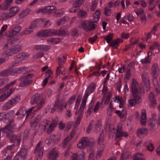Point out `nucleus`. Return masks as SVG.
I'll list each match as a JSON object with an SVG mask.
<instances>
[{
    "instance_id": "nucleus-1",
    "label": "nucleus",
    "mask_w": 160,
    "mask_h": 160,
    "mask_svg": "<svg viewBox=\"0 0 160 160\" xmlns=\"http://www.w3.org/2000/svg\"><path fill=\"white\" fill-rule=\"evenodd\" d=\"M17 41L16 39H13L12 41L11 40L8 41L7 44L5 45L4 47H10L11 45H14L15 42ZM22 47L21 45L16 44L14 45L9 49L5 51L4 53L5 55L7 56H10L12 55L13 54L17 53V52L20 51L22 49Z\"/></svg>"
},
{
    "instance_id": "nucleus-2",
    "label": "nucleus",
    "mask_w": 160,
    "mask_h": 160,
    "mask_svg": "<svg viewBox=\"0 0 160 160\" xmlns=\"http://www.w3.org/2000/svg\"><path fill=\"white\" fill-rule=\"evenodd\" d=\"M97 22L96 21H92V20H84L80 23L78 28L83 29L85 31L88 32L96 28L97 25L95 23Z\"/></svg>"
},
{
    "instance_id": "nucleus-3",
    "label": "nucleus",
    "mask_w": 160,
    "mask_h": 160,
    "mask_svg": "<svg viewBox=\"0 0 160 160\" xmlns=\"http://www.w3.org/2000/svg\"><path fill=\"white\" fill-rule=\"evenodd\" d=\"M53 106L54 107L51 108V113L54 112L57 110L58 112H61L63 111L64 108H66L67 104L64 100H60L58 98Z\"/></svg>"
},
{
    "instance_id": "nucleus-4",
    "label": "nucleus",
    "mask_w": 160,
    "mask_h": 160,
    "mask_svg": "<svg viewBox=\"0 0 160 160\" xmlns=\"http://www.w3.org/2000/svg\"><path fill=\"white\" fill-rule=\"evenodd\" d=\"M16 129V124L14 121L12 120L10 121L8 124L6 125L3 129V132L6 133V137H9L11 133L15 131Z\"/></svg>"
},
{
    "instance_id": "nucleus-5",
    "label": "nucleus",
    "mask_w": 160,
    "mask_h": 160,
    "mask_svg": "<svg viewBox=\"0 0 160 160\" xmlns=\"http://www.w3.org/2000/svg\"><path fill=\"white\" fill-rule=\"evenodd\" d=\"M128 134L125 132H123L122 127L121 123H119L117 127V132L115 134V140L117 142L120 141L122 136L127 137Z\"/></svg>"
},
{
    "instance_id": "nucleus-6",
    "label": "nucleus",
    "mask_w": 160,
    "mask_h": 160,
    "mask_svg": "<svg viewBox=\"0 0 160 160\" xmlns=\"http://www.w3.org/2000/svg\"><path fill=\"white\" fill-rule=\"evenodd\" d=\"M142 81L144 84L146 90L148 92L150 90V80L148 75V73L146 71L143 72L142 75Z\"/></svg>"
},
{
    "instance_id": "nucleus-7",
    "label": "nucleus",
    "mask_w": 160,
    "mask_h": 160,
    "mask_svg": "<svg viewBox=\"0 0 160 160\" xmlns=\"http://www.w3.org/2000/svg\"><path fill=\"white\" fill-rule=\"evenodd\" d=\"M131 87L133 97H135L137 95L138 96L140 95L141 91L138 84L136 81L134 79L132 80Z\"/></svg>"
},
{
    "instance_id": "nucleus-8",
    "label": "nucleus",
    "mask_w": 160,
    "mask_h": 160,
    "mask_svg": "<svg viewBox=\"0 0 160 160\" xmlns=\"http://www.w3.org/2000/svg\"><path fill=\"white\" fill-rule=\"evenodd\" d=\"M43 147L42 145V142L40 141L37 145L34 152L38 155L37 159L40 160L43 155Z\"/></svg>"
},
{
    "instance_id": "nucleus-9",
    "label": "nucleus",
    "mask_w": 160,
    "mask_h": 160,
    "mask_svg": "<svg viewBox=\"0 0 160 160\" xmlns=\"http://www.w3.org/2000/svg\"><path fill=\"white\" fill-rule=\"evenodd\" d=\"M151 74L154 80H157V78L159 75V68L157 63H154L151 68Z\"/></svg>"
},
{
    "instance_id": "nucleus-10",
    "label": "nucleus",
    "mask_w": 160,
    "mask_h": 160,
    "mask_svg": "<svg viewBox=\"0 0 160 160\" xmlns=\"http://www.w3.org/2000/svg\"><path fill=\"white\" fill-rule=\"evenodd\" d=\"M8 138L10 142H13V144L17 146L20 144L22 139L21 136L15 134H10Z\"/></svg>"
},
{
    "instance_id": "nucleus-11",
    "label": "nucleus",
    "mask_w": 160,
    "mask_h": 160,
    "mask_svg": "<svg viewBox=\"0 0 160 160\" xmlns=\"http://www.w3.org/2000/svg\"><path fill=\"white\" fill-rule=\"evenodd\" d=\"M54 29H47L38 32L37 35L40 37H49L54 35Z\"/></svg>"
},
{
    "instance_id": "nucleus-12",
    "label": "nucleus",
    "mask_w": 160,
    "mask_h": 160,
    "mask_svg": "<svg viewBox=\"0 0 160 160\" xmlns=\"http://www.w3.org/2000/svg\"><path fill=\"white\" fill-rule=\"evenodd\" d=\"M20 82L19 84L20 87H24L31 84L32 82V80L29 78H27L25 76H23L19 79Z\"/></svg>"
},
{
    "instance_id": "nucleus-13",
    "label": "nucleus",
    "mask_w": 160,
    "mask_h": 160,
    "mask_svg": "<svg viewBox=\"0 0 160 160\" xmlns=\"http://www.w3.org/2000/svg\"><path fill=\"white\" fill-rule=\"evenodd\" d=\"M89 143V139L87 137H84L80 140L77 146L80 148L84 149L88 145Z\"/></svg>"
},
{
    "instance_id": "nucleus-14",
    "label": "nucleus",
    "mask_w": 160,
    "mask_h": 160,
    "mask_svg": "<svg viewBox=\"0 0 160 160\" xmlns=\"http://www.w3.org/2000/svg\"><path fill=\"white\" fill-rule=\"evenodd\" d=\"M56 7L53 6H48L43 9H41L37 11V13L42 12L47 14L52 13V14L54 11Z\"/></svg>"
},
{
    "instance_id": "nucleus-15",
    "label": "nucleus",
    "mask_w": 160,
    "mask_h": 160,
    "mask_svg": "<svg viewBox=\"0 0 160 160\" xmlns=\"http://www.w3.org/2000/svg\"><path fill=\"white\" fill-rule=\"evenodd\" d=\"M148 98L150 101L149 105L151 108H154L157 106L156 99L154 94L152 92H151L148 94Z\"/></svg>"
},
{
    "instance_id": "nucleus-16",
    "label": "nucleus",
    "mask_w": 160,
    "mask_h": 160,
    "mask_svg": "<svg viewBox=\"0 0 160 160\" xmlns=\"http://www.w3.org/2000/svg\"><path fill=\"white\" fill-rule=\"evenodd\" d=\"M43 98H41V95L39 93H36L33 95L31 98L30 103L31 104L37 103L39 101L40 102Z\"/></svg>"
},
{
    "instance_id": "nucleus-17",
    "label": "nucleus",
    "mask_w": 160,
    "mask_h": 160,
    "mask_svg": "<svg viewBox=\"0 0 160 160\" xmlns=\"http://www.w3.org/2000/svg\"><path fill=\"white\" fill-rule=\"evenodd\" d=\"M15 91L14 88H11L9 91L6 92L0 96V102L3 101L8 98Z\"/></svg>"
},
{
    "instance_id": "nucleus-18",
    "label": "nucleus",
    "mask_w": 160,
    "mask_h": 160,
    "mask_svg": "<svg viewBox=\"0 0 160 160\" xmlns=\"http://www.w3.org/2000/svg\"><path fill=\"white\" fill-rule=\"evenodd\" d=\"M58 157V154L55 148H53L50 151L48 156V158L50 160H56Z\"/></svg>"
},
{
    "instance_id": "nucleus-19",
    "label": "nucleus",
    "mask_w": 160,
    "mask_h": 160,
    "mask_svg": "<svg viewBox=\"0 0 160 160\" xmlns=\"http://www.w3.org/2000/svg\"><path fill=\"white\" fill-rule=\"evenodd\" d=\"M21 28V27L20 26L16 27L11 31L9 32V33L7 34V37H11L16 35L20 31Z\"/></svg>"
},
{
    "instance_id": "nucleus-20",
    "label": "nucleus",
    "mask_w": 160,
    "mask_h": 160,
    "mask_svg": "<svg viewBox=\"0 0 160 160\" xmlns=\"http://www.w3.org/2000/svg\"><path fill=\"white\" fill-rule=\"evenodd\" d=\"M134 99H132L129 100V102L130 105L132 107L135 105L136 103L138 104L141 102L140 96L136 95L135 97H133Z\"/></svg>"
},
{
    "instance_id": "nucleus-21",
    "label": "nucleus",
    "mask_w": 160,
    "mask_h": 160,
    "mask_svg": "<svg viewBox=\"0 0 160 160\" xmlns=\"http://www.w3.org/2000/svg\"><path fill=\"white\" fill-rule=\"evenodd\" d=\"M26 69H27L26 67H22L15 68L12 70H11V75H17L21 73Z\"/></svg>"
},
{
    "instance_id": "nucleus-22",
    "label": "nucleus",
    "mask_w": 160,
    "mask_h": 160,
    "mask_svg": "<svg viewBox=\"0 0 160 160\" xmlns=\"http://www.w3.org/2000/svg\"><path fill=\"white\" fill-rule=\"evenodd\" d=\"M122 42L123 40L122 39L118 38L112 40L109 46L112 47L113 49H116L118 48L119 43Z\"/></svg>"
},
{
    "instance_id": "nucleus-23",
    "label": "nucleus",
    "mask_w": 160,
    "mask_h": 160,
    "mask_svg": "<svg viewBox=\"0 0 160 160\" xmlns=\"http://www.w3.org/2000/svg\"><path fill=\"white\" fill-rule=\"evenodd\" d=\"M23 145L22 147L28 149L30 148L32 145L31 141L29 138L23 139Z\"/></svg>"
},
{
    "instance_id": "nucleus-24",
    "label": "nucleus",
    "mask_w": 160,
    "mask_h": 160,
    "mask_svg": "<svg viewBox=\"0 0 160 160\" xmlns=\"http://www.w3.org/2000/svg\"><path fill=\"white\" fill-rule=\"evenodd\" d=\"M31 11V9H27L23 10L20 13L19 18L18 19V20L19 21V23H21L22 22V19L27 15Z\"/></svg>"
},
{
    "instance_id": "nucleus-25",
    "label": "nucleus",
    "mask_w": 160,
    "mask_h": 160,
    "mask_svg": "<svg viewBox=\"0 0 160 160\" xmlns=\"http://www.w3.org/2000/svg\"><path fill=\"white\" fill-rule=\"evenodd\" d=\"M54 35L65 36L68 34L67 32L62 28H61L59 30H54Z\"/></svg>"
},
{
    "instance_id": "nucleus-26",
    "label": "nucleus",
    "mask_w": 160,
    "mask_h": 160,
    "mask_svg": "<svg viewBox=\"0 0 160 160\" xmlns=\"http://www.w3.org/2000/svg\"><path fill=\"white\" fill-rule=\"evenodd\" d=\"M84 109H82V110L80 109V108L79 110H77L75 112V114H79L78 116L77 117V119L75 121V123L76 124H79L80 123L81 118L82 117L83 114V111Z\"/></svg>"
},
{
    "instance_id": "nucleus-27",
    "label": "nucleus",
    "mask_w": 160,
    "mask_h": 160,
    "mask_svg": "<svg viewBox=\"0 0 160 160\" xmlns=\"http://www.w3.org/2000/svg\"><path fill=\"white\" fill-rule=\"evenodd\" d=\"M148 124L150 127L149 130L151 132L154 131L157 128V126L156 122L153 121V119H150L148 122Z\"/></svg>"
},
{
    "instance_id": "nucleus-28",
    "label": "nucleus",
    "mask_w": 160,
    "mask_h": 160,
    "mask_svg": "<svg viewBox=\"0 0 160 160\" xmlns=\"http://www.w3.org/2000/svg\"><path fill=\"white\" fill-rule=\"evenodd\" d=\"M61 137L60 134H57L56 135L53 134L49 138L51 142L55 143H57L60 141Z\"/></svg>"
},
{
    "instance_id": "nucleus-29",
    "label": "nucleus",
    "mask_w": 160,
    "mask_h": 160,
    "mask_svg": "<svg viewBox=\"0 0 160 160\" xmlns=\"http://www.w3.org/2000/svg\"><path fill=\"white\" fill-rule=\"evenodd\" d=\"M20 99L21 97L20 95H18L15 96V98H11L8 101L12 107L16 105Z\"/></svg>"
},
{
    "instance_id": "nucleus-30",
    "label": "nucleus",
    "mask_w": 160,
    "mask_h": 160,
    "mask_svg": "<svg viewBox=\"0 0 160 160\" xmlns=\"http://www.w3.org/2000/svg\"><path fill=\"white\" fill-rule=\"evenodd\" d=\"M90 93H89L88 92H87V91H86V93L83 97L82 101V102L81 104L80 105V109L82 110V109H84V107L86 105V102L87 99V98Z\"/></svg>"
},
{
    "instance_id": "nucleus-31",
    "label": "nucleus",
    "mask_w": 160,
    "mask_h": 160,
    "mask_svg": "<svg viewBox=\"0 0 160 160\" xmlns=\"http://www.w3.org/2000/svg\"><path fill=\"white\" fill-rule=\"evenodd\" d=\"M148 133V130L145 128H142L139 129L137 132V135L141 137L143 135H147Z\"/></svg>"
},
{
    "instance_id": "nucleus-32",
    "label": "nucleus",
    "mask_w": 160,
    "mask_h": 160,
    "mask_svg": "<svg viewBox=\"0 0 160 160\" xmlns=\"http://www.w3.org/2000/svg\"><path fill=\"white\" fill-rule=\"evenodd\" d=\"M28 55L26 53H19L16 55L15 57L16 61H15V64H16L18 62L16 61L17 59H25L28 57Z\"/></svg>"
},
{
    "instance_id": "nucleus-33",
    "label": "nucleus",
    "mask_w": 160,
    "mask_h": 160,
    "mask_svg": "<svg viewBox=\"0 0 160 160\" xmlns=\"http://www.w3.org/2000/svg\"><path fill=\"white\" fill-rule=\"evenodd\" d=\"M19 11V8L18 7H12L10 8L9 13L12 17L15 16Z\"/></svg>"
},
{
    "instance_id": "nucleus-34",
    "label": "nucleus",
    "mask_w": 160,
    "mask_h": 160,
    "mask_svg": "<svg viewBox=\"0 0 160 160\" xmlns=\"http://www.w3.org/2000/svg\"><path fill=\"white\" fill-rule=\"evenodd\" d=\"M28 150L22 147L20 151L18 153V155L23 158H25L27 155Z\"/></svg>"
},
{
    "instance_id": "nucleus-35",
    "label": "nucleus",
    "mask_w": 160,
    "mask_h": 160,
    "mask_svg": "<svg viewBox=\"0 0 160 160\" xmlns=\"http://www.w3.org/2000/svg\"><path fill=\"white\" fill-rule=\"evenodd\" d=\"M41 21L38 19L33 21L31 23L30 27L32 29L34 28H37L38 26L41 24Z\"/></svg>"
},
{
    "instance_id": "nucleus-36",
    "label": "nucleus",
    "mask_w": 160,
    "mask_h": 160,
    "mask_svg": "<svg viewBox=\"0 0 160 160\" xmlns=\"http://www.w3.org/2000/svg\"><path fill=\"white\" fill-rule=\"evenodd\" d=\"M104 132L103 130L101 132L100 135L98 139V143L99 146H101V145H104L103 143L104 141Z\"/></svg>"
},
{
    "instance_id": "nucleus-37",
    "label": "nucleus",
    "mask_w": 160,
    "mask_h": 160,
    "mask_svg": "<svg viewBox=\"0 0 160 160\" xmlns=\"http://www.w3.org/2000/svg\"><path fill=\"white\" fill-rule=\"evenodd\" d=\"M143 154L141 153H136L134 155L133 160H144Z\"/></svg>"
},
{
    "instance_id": "nucleus-38",
    "label": "nucleus",
    "mask_w": 160,
    "mask_h": 160,
    "mask_svg": "<svg viewBox=\"0 0 160 160\" xmlns=\"http://www.w3.org/2000/svg\"><path fill=\"white\" fill-rule=\"evenodd\" d=\"M154 88L157 93L160 94V86L159 85L157 80H152Z\"/></svg>"
},
{
    "instance_id": "nucleus-39",
    "label": "nucleus",
    "mask_w": 160,
    "mask_h": 160,
    "mask_svg": "<svg viewBox=\"0 0 160 160\" xmlns=\"http://www.w3.org/2000/svg\"><path fill=\"white\" fill-rule=\"evenodd\" d=\"M98 147L100 149H98V153L96 158H99L101 156L104 151V145H101V146H99Z\"/></svg>"
},
{
    "instance_id": "nucleus-40",
    "label": "nucleus",
    "mask_w": 160,
    "mask_h": 160,
    "mask_svg": "<svg viewBox=\"0 0 160 160\" xmlns=\"http://www.w3.org/2000/svg\"><path fill=\"white\" fill-rule=\"evenodd\" d=\"M144 145L147 148L148 151L151 152L153 151L154 149V146L150 141H148L145 142Z\"/></svg>"
},
{
    "instance_id": "nucleus-41",
    "label": "nucleus",
    "mask_w": 160,
    "mask_h": 160,
    "mask_svg": "<svg viewBox=\"0 0 160 160\" xmlns=\"http://www.w3.org/2000/svg\"><path fill=\"white\" fill-rule=\"evenodd\" d=\"M131 157L130 153L129 152H125L122 154L121 157V160H125L129 159Z\"/></svg>"
},
{
    "instance_id": "nucleus-42",
    "label": "nucleus",
    "mask_w": 160,
    "mask_h": 160,
    "mask_svg": "<svg viewBox=\"0 0 160 160\" xmlns=\"http://www.w3.org/2000/svg\"><path fill=\"white\" fill-rule=\"evenodd\" d=\"M71 140L72 138L69 137H67L65 138L63 142L62 143V147L63 148H65L68 144L69 142Z\"/></svg>"
},
{
    "instance_id": "nucleus-43",
    "label": "nucleus",
    "mask_w": 160,
    "mask_h": 160,
    "mask_svg": "<svg viewBox=\"0 0 160 160\" xmlns=\"http://www.w3.org/2000/svg\"><path fill=\"white\" fill-rule=\"evenodd\" d=\"M149 49L151 52L153 51L154 50L156 49L157 51L155 52H158L159 50V47L158 43L156 42L154 43L152 46L149 47Z\"/></svg>"
},
{
    "instance_id": "nucleus-44",
    "label": "nucleus",
    "mask_w": 160,
    "mask_h": 160,
    "mask_svg": "<svg viewBox=\"0 0 160 160\" xmlns=\"http://www.w3.org/2000/svg\"><path fill=\"white\" fill-rule=\"evenodd\" d=\"M114 34L112 33H109L106 37H104V39L107 41V42L109 44L111 41L113 39Z\"/></svg>"
},
{
    "instance_id": "nucleus-45",
    "label": "nucleus",
    "mask_w": 160,
    "mask_h": 160,
    "mask_svg": "<svg viewBox=\"0 0 160 160\" xmlns=\"http://www.w3.org/2000/svg\"><path fill=\"white\" fill-rule=\"evenodd\" d=\"M11 69L9 68L5 69L1 72L0 75L2 77L7 76L11 74Z\"/></svg>"
},
{
    "instance_id": "nucleus-46",
    "label": "nucleus",
    "mask_w": 160,
    "mask_h": 160,
    "mask_svg": "<svg viewBox=\"0 0 160 160\" xmlns=\"http://www.w3.org/2000/svg\"><path fill=\"white\" fill-rule=\"evenodd\" d=\"M54 11L55 12H54L53 13V15L55 17H60L61 16L62 14H63V13L62 10L59 9L57 10L56 8H55V9Z\"/></svg>"
},
{
    "instance_id": "nucleus-47",
    "label": "nucleus",
    "mask_w": 160,
    "mask_h": 160,
    "mask_svg": "<svg viewBox=\"0 0 160 160\" xmlns=\"http://www.w3.org/2000/svg\"><path fill=\"white\" fill-rule=\"evenodd\" d=\"M95 87V84L93 83H92L89 85L86 91L91 93L94 91Z\"/></svg>"
},
{
    "instance_id": "nucleus-48",
    "label": "nucleus",
    "mask_w": 160,
    "mask_h": 160,
    "mask_svg": "<svg viewBox=\"0 0 160 160\" xmlns=\"http://www.w3.org/2000/svg\"><path fill=\"white\" fill-rule=\"evenodd\" d=\"M14 113V110H12L10 112H7L5 114H4V118L6 119H9L10 118L12 115Z\"/></svg>"
},
{
    "instance_id": "nucleus-49",
    "label": "nucleus",
    "mask_w": 160,
    "mask_h": 160,
    "mask_svg": "<svg viewBox=\"0 0 160 160\" xmlns=\"http://www.w3.org/2000/svg\"><path fill=\"white\" fill-rule=\"evenodd\" d=\"M16 80H15L11 82L10 84H8L6 85L3 88L0 90V92H3L7 90L10 86L16 83Z\"/></svg>"
},
{
    "instance_id": "nucleus-50",
    "label": "nucleus",
    "mask_w": 160,
    "mask_h": 160,
    "mask_svg": "<svg viewBox=\"0 0 160 160\" xmlns=\"http://www.w3.org/2000/svg\"><path fill=\"white\" fill-rule=\"evenodd\" d=\"M33 31V29L30 27L28 28H26L21 33V35H28L31 33Z\"/></svg>"
},
{
    "instance_id": "nucleus-51",
    "label": "nucleus",
    "mask_w": 160,
    "mask_h": 160,
    "mask_svg": "<svg viewBox=\"0 0 160 160\" xmlns=\"http://www.w3.org/2000/svg\"><path fill=\"white\" fill-rule=\"evenodd\" d=\"M46 101L45 98L42 99L40 102H39V103L38 104V107L37 108V109L35 110L34 111H37L39 110L43 106Z\"/></svg>"
},
{
    "instance_id": "nucleus-52",
    "label": "nucleus",
    "mask_w": 160,
    "mask_h": 160,
    "mask_svg": "<svg viewBox=\"0 0 160 160\" xmlns=\"http://www.w3.org/2000/svg\"><path fill=\"white\" fill-rule=\"evenodd\" d=\"M146 114L145 113L142 112V116L141 118V122L142 125L144 126L145 125V123L146 122Z\"/></svg>"
},
{
    "instance_id": "nucleus-53",
    "label": "nucleus",
    "mask_w": 160,
    "mask_h": 160,
    "mask_svg": "<svg viewBox=\"0 0 160 160\" xmlns=\"http://www.w3.org/2000/svg\"><path fill=\"white\" fill-rule=\"evenodd\" d=\"M9 5L8 3L4 1L0 5V8L2 10H6L9 7Z\"/></svg>"
},
{
    "instance_id": "nucleus-54",
    "label": "nucleus",
    "mask_w": 160,
    "mask_h": 160,
    "mask_svg": "<svg viewBox=\"0 0 160 160\" xmlns=\"http://www.w3.org/2000/svg\"><path fill=\"white\" fill-rule=\"evenodd\" d=\"M1 19L2 20H6L8 18H10L12 17L11 15L10 14L9 12H5L3 13L1 16Z\"/></svg>"
},
{
    "instance_id": "nucleus-55",
    "label": "nucleus",
    "mask_w": 160,
    "mask_h": 160,
    "mask_svg": "<svg viewBox=\"0 0 160 160\" xmlns=\"http://www.w3.org/2000/svg\"><path fill=\"white\" fill-rule=\"evenodd\" d=\"M12 107L9 101L5 103L2 107V109L4 110H7Z\"/></svg>"
},
{
    "instance_id": "nucleus-56",
    "label": "nucleus",
    "mask_w": 160,
    "mask_h": 160,
    "mask_svg": "<svg viewBox=\"0 0 160 160\" xmlns=\"http://www.w3.org/2000/svg\"><path fill=\"white\" fill-rule=\"evenodd\" d=\"M82 3V0H77L72 4V6L76 8L79 7Z\"/></svg>"
},
{
    "instance_id": "nucleus-57",
    "label": "nucleus",
    "mask_w": 160,
    "mask_h": 160,
    "mask_svg": "<svg viewBox=\"0 0 160 160\" xmlns=\"http://www.w3.org/2000/svg\"><path fill=\"white\" fill-rule=\"evenodd\" d=\"M98 3V2L97 0H95L94 1L92 2V5L90 8V10L92 11H93L96 8Z\"/></svg>"
},
{
    "instance_id": "nucleus-58",
    "label": "nucleus",
    "mask_w": 160,
    "mask_h": 160,
    "mask_svg": "<svg viewBox=\"0 0 160 160\" xmlns=\"http://www.w3.org/2000/svg\"><path fill=\"white\" fill-rule=\"evenodd\" d=\"M79 17H81V18H84L87 15V13L83 10H81L79 12L78 14Z\"/></svg>"
},
{
    "instance_id": "nucleus-59",
    "label": "nucleus",
    "mask_w": 160,
    "mask_h": 160,
    "mask_svg": "<svg viewBox=\"0 0 160 160\" xmlns=\"http://www.w3.org/2000/svg\"><path fill=\"white\" fill-rule=\"evenodd\" d=\"M111 9L108 7H106L104 10V14L106 16H109L111 14Z\"/></svg>"
},
{
    "instance_id": "nucleus-60",
    "label": "nucleus",
    "mask_w": 160,
    "mask_h": 160,
    "mask_svg": "<svg viewBox=\"0 0 160 160\" xmlns=\"http://www.w3.org/2000/svg\"><path fill=\"white\" fill-rule=\"evenodd\" d=\"M118 99V102H119V107L120 108H122L123 107L124 103V101L123 99L122 98H116V99Z\"/></svg>"
},
{
    "instance_id": "nucleus-61",
    "label": "nucleus",
    "mask_w": 160,
    "mask_h": 160,
    "mask_svg": "<svg viewBox=\"0 0 160 160\" xmlns=\"http://www.w3.org/2000/svg\"><path fill=\"white\" fill-rule=\"evenodd\" d=\"M40 51H44L49 49L51 47L50 45H41Z\"/></svg>"
},
{
    "instance_id": "nucleus-62",
    "label": "nucleus",
    "mask_w": 160,
    "mask_h": 160,
    "mask_svg": "<svg viewBox=\"0 0 160 160\" xmlns=\"http://www.w3.org/2000/svg\"><path fill=\"white\" fill-rule=\"evenodd\" d=\"M34 108V107H32L28 110L25 112L26 115V118H28L29 116H31L32 114V112Z\"/></svg>"
},
{
    "instance_id": "nucleus-63",
    "label": "nucleus",
    "mask_w": 160,
    "mask_h": 160,
    "mask_svg": "<svg viewBox=\"0 0 160 160\" xmlns=\"http://www.w3.org/2000/svg\"><path fill=\"white\" fill-rule=\"evenodd\" d=\"M44 55V53L43 52H38L35 54L33 56V58L35 59H37L39 58H42L43 57Z\"/></svg>"
},
{
    "instance_id": "nucleus-64",
    "label": "nucleus",
    "mask_w": 160,
    "mask_h": 160,
    "mask_svg": "<svg viewBox=\"0 0 160 160\" xmlns=\"http://www.w3.org/2000/svg\"><path fill=\"white\" fill-rule=\"evenodd\" d=\"M71 35L72 36L78 37V31L76 28L73 29L71 31Z\"/></svg>"
}]
</instances>
